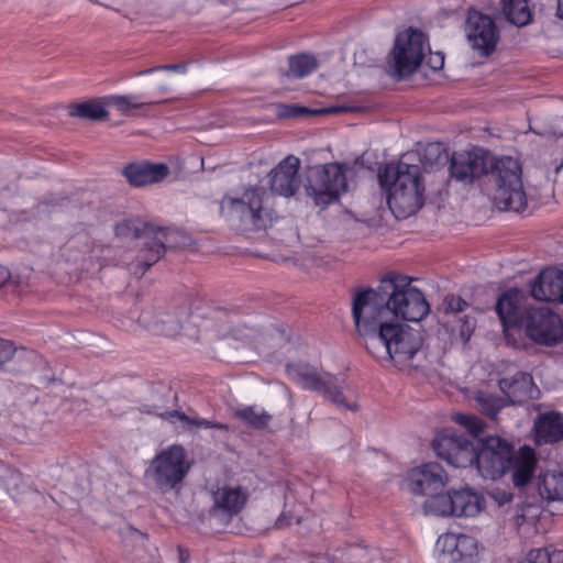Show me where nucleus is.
I'll return each instance as SVG.
<instances>
[{
    "instance_id": "1",
    "label": "nucleus",
    "mask_w": 563,
    "mask_h": 563,
    "mask_svg": "<svg viewBox=\"0 0 563 563\" xmlns=\"http://www.w3.org/2000/svg\"><path fill=\"white\" fill-rule=\"evenodd\" d=\"M375 301L355 311V329L366 339L367 350L376 357L390 361L395 367L406 371L413 367V358L422 347L419 330L402 322H387L388 309L379 312Z\"/></svg>"
},
{
    "instance_id": "2",
    "label": "nucleus",
    "mask_w": 563,
    "mask_h": 563,
    "mask_svg": "<svg viewBox=\"0 0 563 563\" xmlns=\"http://www.w3.org/2000/svg\"><path fill=\"white\" fill-rule=\"evenodd\" d=\"M380 289L387 295V298L380 292L367 289L357 292L352 302V316L355 320L357 307H365L367 301H375L379 306V312L388 309L386 314L387 322H400L401 320L417 322L422 320L430 311L429 303L424 295L416 287L411 286V279L404 275H390L382 280Z\"/></svg>"
},
{
    "instance_id": "3",
    "label": "nucleus",
    "mask_w": 563,
    "mask_h": 563,
    "mask_svg": "<svg viewBox=\"0 0 563 563\" xmlns=\"http://www.w3.org/2000/svg\"><path fill=\"white\" fill-rule=\"evenodd\" d=\"M378 183L397 219L415 214L424 203L426 186L418 164L404 161L386 164L378 170Z\"/></svg>"
},
{
    "instance_id": "4",
    "label": "nucleus",
    "mask_w": 563,
    "mask_h": 563,
    "mask_svg": "<svg viewBox=\"0 0 563 563\" xmlns=\"http://www.w3.org/2000/svg\"><path fill=\"white\" fill-rule=\"evenodd\" d=\"M222 217L243 230L266 229L273 223L275 213L262 188H247L241 195H225L220 201Z\"/></svg>"
},
{
    "instance_id": "5",
    "label": "nucleus",
    "mask_w": 563,
    "mask_h": 563,
    "mask_svg": "<svg viewBox=\"0 0 563 563\" xmlns=\"http://www.w3.org/2000/svg\"><path fill=\"white\" fill-rule=\"evenodd\" d=\"M488 173L494 184L493 199L500 210L520 212L527 207V195L522 181V167L510 156H493Z\"/></svg>"
},
{
    "instance_id": "6",
    "label": "nucleus",
    "mask_w": 563,
    "mask_h": 563,
    "mask_svg": "<svg viewBox=\"0 0 563 563\" xmlns=\"http://www.w3.org/2000/svg\"><path fill=\"white\" fill-rule=\"evenodd\" d=\"M484 495L473 488L449 489L423 503L427 515L441 518H475L486 509Z\"/></svg>"
},
{
    "instance_id": "7",
    "label": "nucleus",
    "mask_w": 563,
    "mask_h": 563,
    "mask_svg": "<svg viewBox=\"0 0 563 563\" xmlns=\"http://www.w3.org/2000/svg\"><path fill=\"white\" fill-rule=\"evenodd\" d=\"M351 168L345 164L329 163L309 168L305 191L314 205L324 208L347 191Z\"/></svg>"
},
{
    "instance_id": "8",
    "label": "nucleus",
    "mask_w": 563,
    "mask_h": 563,
    "mask_svg": "<svg viewBox=\"0 0 563 563\" xmlns=\"http://www.w3.org/2000/svg\"><path fill=\"white\" fill-rule=\"evenodd\" d=\"M430 52L429 40L424 33L409 27L399 33L389 56L391 75L404 78L416 73Z\"/></svg>"
},
{
    "instance_id": "9",
    "label": "nucleus",
    "mask_w": 563,
    "mask_h": 563,
    "mask_svg": "<svg viewBox=\"0 0 563 563\" xmlns=\"http://www.w3.org/2000/svg\"><path fill=\"white\" fill-rule=\"evenodd\" d=\"M499 389L504 397L493 396L482 389L475 391V399L482 410L495 417L506 405H519L534 399L539 389L533 383L532 376L527 373H516L512 377L503 378L498 382Z\"/></svg>"
},
{
    "instance_id": "10",
    "label": "nucleus",
    "mask_w": 563,
    "mask_h": 563,
    "mask_svg": "<svg viewBox=\"0 0 563 563\" xmlns=\"http://www.w3.org/2000/svg\"><path fill=\"white\" fill-rule=\"evenodd\" d=\"M190 466L185 449L175 444L163 449L152 459L145 475L151 477L162 492H168L184 481Z\"/></svg>"
},
{
    "instance_id": "11",
    "label": "nucleus",
    "mask_w": 563,
    "mask_h": 563,
    "mask_svg": "<svg viewBox=\"0 0 563 563\" xmlns=\"http://www.w3.org/2000/svg\"><path fill=\"white\" fill-rule=\"evenodd\" d=\"M522 335L526 347L529 341L554 345L563 338V323L560 316L544 307H530L521 313Z\"/></svg>"
},
{
    "instance_id": "12",
    "label": "nucleus",
    "mask_w": 563,
    "mask_h": 563,
    "mask_svg": "<svg viewBox=\"0 0 563 563\" xmlns=\"http://www.w3.org/2000/svg\"><path fill=\"white\" fill-rule=\"evenodd\" d=\"M482 549L476 537L448 531L438 537L434 553L438 563H478Z\"/></svg>"
},
{
    "instance_id": "13",
    "label": "nucleus",
    "mask_w": 563,
    "mask_h": 563,
    "mask_svg": "<svg viewBox=\"0 0 563 563\" xmlns=\"http://www.w3.org/2000/svg\"><path fill=\"white\" fill-rule=\"evenodd\" d=\"M435 454L454 467L473 466L476 460L478 441L457 433L452 429H444L437 433L432 441Z\"/></svg>"
},
{
    "instance_id": "14",
    "label": "nucleus",
    "mask_w": 563,
    "mask_h": 563,
    "mask_svg": "<svg viewBox=\"0 0 563 563\" xmlns=\"http://www.w3.org/2000/svg\"><path fill=\"white\" fill-rule=\"evenodd\" d=\"M514 446L500 437H488L478 441L474 465L484 478L497 479L509 466Z\"/></svg>"
},
{
    "instance_id": "15",
    "label": "nucleus",
    "mask_w": 563,
    "mask_h": 563,
    "mask_svg": "<svg viewBox=\"0 0 563 563\" xmlns=\"http://www.w3.org/2000/svg\"><path fill=\"white\" fill-rule=\"evenodd\" d=\"M406 478L409 490L415 495L426 496L427 499L443 494L442 489L449 483L445 470L435 462L411 468Z\"/></svg>"
},
{
    "instance_id": "16",
    "label": "nucleus",
    "mask_w": 563,
    "mask_h": 563,
    "mask_svg": "<svg viewBox=\"0 0 563 563\" xmlns=\"http://www.w3.org/2000/svg\"><path fill=\"white\" fill-rule=\"evenodd\" d=\"M519 291L510 289L504 292L497 301L496 311L501 321L507 343L516 349L526 347L522 335L521 313H518Z\"/></svg>"
},
{
    "instance_id": "17",
    "label": "nucleus",
    "mask_w": 563,
    "mask_h": 563,
    "mask_svg": "<svg viewBox=\"0 0 563 563\" xmlns=\"http://www.w3.org/2000/svg\"><path fill=\"white\" fill-rule=\"evenodd\" d=\"M493 155L483 148L455 152L451 158V176L456 180L471 183L488 173Z\"/></svg>"
},
{
    "instance_id": "18",
    "label": "nucleus",
    "mask_w": 563,
    "mask_h": 563,
    "mask_svg": "<svg viewBox=\"0 0 563 563\" xmlns=\"http://www.w3.org/2000/svg\"><path fill=\"white\" fill-rule=\"evenodd\" d=\"M250 497L247 488L238 484H222L212 490L211 512L222 520H231L245 507Z\"/></svg>"
},
{
    "instance_id": "19",
    "label": "nucleus",
    "mask_w": 563,
    "mask_h": 563,
    "mask_svg": "<svg viewBox=\"0 0 563 563\" xmlns=\"http://www.w3.org/2000/svg\"><path fill=\"white\" fill-rule=\"evenodd\" d=\"M466 35L471 46L483 55H488L496 46L498 32L490 16L471 11L466 22Z\"/></svg>"
},
{
    "instance_id": "20",
    "label": "nucleus",
    "mask_w": 563,
    "mask_h": 563,
    "mask_svg": "<svg viewBox=\"0 0 563 563\" xmlns=\"http://www.w3.org/2000/svg\"><path fill=\"white\" fill-rule=\"evenodd\" d=\"M300 161L294 155L285 157L271 173V190L283 197H291L299 188Z\"/></svg>"
},
{
    "instance_id": "21",
    "label": "nucleus",
    "mask_w": 563,
    "mask_h": 563,
    "mask_svg": "<svg viewBox=\"0 0 563 563\" xmlns=\"http://www.w3.org/2000/svg\"><path fill=\"white\" fill-rule=\"evenodd\" d=\"M287 374L300 387L320 393L331 383V374L305 362L287 365Z\"/></svg>"
},
{
    "instance_id": "22",
    "label": "nucleus",
    "mask_w": 563,
    "mask_h": 563,
    "mask_svg": "<svg viewBox=\"0 0 563 563\" xmlns=\"http://www.w3.org/2000/svg\"><path fill=\"white\" fill-rule=\"evenodd\" d=\"M538 460L533 449L521 446L517 452H512L507 471L511 475V482L515 487L523 488L532 479L537 470Z\"/></svg>"
},
{
    "instance_id": "23",
    "label": "nucleus",
    "mask_w": 563,
    "mask_h": 563,
    "mask_svg": "<svg viewBox=\"0 0 563 563\" xmlns=\"http://www.w3.org/2000/svg\"><path fill=\"white\" fill-rule=\"evenodd\" d=\"M169 173L167 164L147 161L129 164L123 170L128 181L136 187L161 183Z\"/></svg>"
},
{
    "instance_id": "24",
    "label": "nucleus",
    "mask_w": 563,
    "mask_h": 563,
    "mask_svg": "<svg viewBox=\"0 0 563 563\" xmlns=\"http://www.w3.org/2000/svg\"><path fill=\"white\" fill-rule=\"evenodd\" d=\"M531 295L538 300H563V272L556 268L543 269L531 285Z\"/></svg>"
},
{
    "instance_id": "25",
    "label": "nucleus",
    "mask_w": 563,
    "mask_h": 563,
    "mask_svg": "<svg viewBox=\"0 0 563 563\" xmlns=\"http://www.w3.org/2000/svg\"><path fill=\"white\" fill-rule=\"evenodd\" d=\"M170 232L166 229L158 228L148 230L145 233L144 249L140 251L137 261L145 267L155 264L165 252L166 244L169 242Z\"/></svg>"
},
{
    "instance_id": "26",
    "label": "nucleus",
    "mask_w": 563,
    "mask_h": 563,
    "mask_svg": "<svg viewBox=\"0 0 563 563\" xmlns=\"http://www.w3.org/2000/svg\"><path fill=\"white\" fill-rule=\"evenodd\" d=\"M340 410L357 409V396L355 390L344 380L331 376V383L320 391Z\"/></svg>"
},
{
    "instance_id": "27",
    "label": "nucleus",
    "mask_w": 563,
    "mask_h": 563,
    "mask_svg": "<svg viewBox=\"0 0 563 563\" xmlns=\"http://www.w3.org/2000/svg\"><path fill=\"white\" fill-rule=\"evenodd\" d=\"M534 437L538 444L563 439V416L558 412L540 415L534 421Z\"/></svg>"
},
{
    "instance_id": "28",
    "label": "nucleus",
    "mask_w": 563,
    "mask_h": 563,
    "mask_svg": "<svg viewBox=\"0 0 563 563\" xmlns=\"http://www.w3.org/2000/svg\"><path fill=\"white\" fill-rule=\"evenodd\" d=\"M540 497L547 501H563V473L540 472L536 481Z\"/></svg>"
},
{
    "instance_id": "29",
    "label": "nucleus",
    "mask_w": 563,
    "mask_h": 563,
    "mask_svg": "<svg viewBox=\"0 0 563 563\" xmlns=\"http://www.w3.org/2000/svg\"><path fill=\"white\" fill-rule=\"evenodd\" d=\"M166 419L180 432H196L199 429H227L220 422L202 419L197 416L189 417L181 411H169L165 413Z\"/></svg>"
},
{
    "instance_id": "30",
    "label": "nucleus",
    "mask_w": 563,
    "mask_h": 563,
    "mask_svg": "<svg viewBox=\"0 0 563 563\" xmlns=\"http://www.w3.org/2000/svg\"><path fill=\"white\" fill-rule=\"evenodd\" d=\"M0 486L3 487L14 500H20L27 489V485L25 484L22 474L1 461Z\"/></svg>"
},
{
    "instance_id": "31",
    "label": "nucleus",
    "mask_w": 563,
    "mask_h": 563,
    "mask_svg": "<svg viewBox=\"0 0 563 563\" xmlns=\"http://www.w3.org/2000/svg\"><path fill=\"white\" fill-rule=\"evenodd\" d=\"M106 98L85 101L74 106L70 115L99 121L108 117Z\"/></svg>"
},
{
    "instance_id": "32",
    "label": "nucleus",
    "mask_w": 563,
    "mask_h": 563,
    "mask_svg": "<svg viewBox=\"0 0 563 563\" xmlns=\"http://www.w3.org/2000/svg\"><path fill=\"white\" fill-rule=\"evenodd\" d=\"M503 12L509 22L518 26L527 25L531 20L527 0H503Z\"/></svg>"
},
{
    "instance_id": "33",
    "label": "nucleus",
    "mask_w": 563,
    "mask_h": 563,
    "mask_svg": "<svg viewBox=\"0 0 563 563\" xmlns=\"http://www.w3.org/2000/svg\"><path fill=\"white\" fill-rule=\"evenodd\" d=\"M235 417L254 429H264L272 420V416L264 408L255 405L236 409Z\"/></svg>"
},
{
    "instance_id": "34",
    "label": "nucleus",
    "mask_w": 563,
    "mask_h": 563,
    "mask_svg": "<svg viewBox=\"0 0 563 563\" xmlns=\"http://www.w3.org/2000/svg\"><path fill=\"white\" fill-rule=\"evenodd\" d=\"M317 60L311 55L300 54L297 56H291L289 58L288 76L302 78L311 74L317 68Z\"/></svg>"
},
{
    "instance_id": "35",
    "label": "nucleus",
    "mask_w": 563,
    "mask_h": 563,
    "mask_svg": "<svg viewBox=\"0 0 563 563\" xmlns=\"http://www.w3.org/2000/svg\"><path fill=\"white\" fill-rule=\"evenodd\" d=\"M106 104L117 109L120 113L126 114L132 109H141L148 103L143 102L133 95H111L106 97Z\"/></svg>"
},
{
    "instance_id": "36",
    "label": "nucleus",
    "mask_w": 563,
    "mask_h": 563,
    "mask_svg": "<svg viewBox=\"0 0 563 563\" xmlns=\"http://www.w3.org/2000/svg\"><path fill=\"white\" fill-rule=\"evenodd\" d=\"M519 563H563V550L534 549L529 551Z\"/></svg>"
},
{
    "instance_id": "37",
    "label": "nucleus",
    "mask_w": 563,
    "mask_h": 563,
    "mask_svg": "<svg viewBox=\"0 0 563 563\" xmlns=\"http://www.w3.org/2000/svg\"><path fill=\"white\" fill-rule=\"evenodd\" d=\"M452 419L454 422L465 428L474 437L478 435L484 430L483 421L474 415L457 412L452 416Z\"/></svg>"
},
{
    "instance_id": "38",
    "label": "nucleus",
    "mask_w": 563,
    "mask_h": 563,
    "mask_svg": "<svg viewBox=\"0 0 563 563\" xmlns=\"http://www.w3.org/2000/svg\"><path fill=\"white\" fill-rule=\"evenodd\" d=\"M279 115L286 117V118H298L302 117L305 114L313 113L312 111L308 110L303 107L298 106H280L279 108Z\"/></svg>"
},
{
    "instance_id": "39",
    "label": "nucleus",
    "mask_w": 563,
    "mask_h": 563,
    "mask_svg": "<svg viewBox=\"0 0 563 563\" xmlns=\"http://www.w3.org/2000/svg\"><path fill=\"white\" fill-rule=\"evenodd\" d=\"M444 305L445 311L449 312L463 311L467 306L466 301H464L461 297L454 295L448 296L444 300Z\"/></svg>"
},
{
    "instance_id": "40",
    "label": "nucleus",
    "mask_w": 563,
    "mask_h": 563,
    "mask_svg": "<svg viewBox=\"0 0 563 563\" xmlns=\"http://www.w3.org/2000/svg\"><path fill=\"white\" fill-rule=\"evenodd\" d=\"M13 354V344L7 340L0 339V366L10 361Z\"/></svg>"
},
{
    "instance_id": "41",
    "label": "nucleus",
    "mask_w": 563,
    "mask_h": 563,
    "mask_svg": "<svg viewBox=\"0 0 563 563\" xmlns=\"http://www.w3.org/2000/svg\"><path fill=\"white\" fill-rule=\"evenodd\" d=\"M428 53H429V57L424 62L426 65L432 70L441 69L444 65L443 54L440 52L431 53V51Z\"/></svg>"
},
{
    "instance_id": "42",
    "label": "nucleus",
    "mask_w": 563,
    "mask_h": 563,
    "mask_svg": "<svg viewBox=\"0 0 563 563\" xmlns=\"http://www.w3.org/2000/svg\"><path fill=\"white\" fill-rule=\"evenodd\" d=\"M492 496L499 505H504L511 500V495L506 492H494Z\"/></svg>"
},
{
    "instance_id": "43",
    "label": "nucleus",
    "mask_w": 563,
    "mask_h": 563,
    "mask_svg": "<svg viewBox=\"0 0 563 563\" xmlns=\"http://www.w3.org/2000/svg\"><path fill=\"white\" fill-rule=\"evenodd\" d=\"M161 69L163 70H172V71H176V73H186V65L184 64H170V65H163V66H159Z\"/></svg>"
},
{
    "instance_id": "44",
    "label": "nucleus",
    "mask_w": 563,
    "mask_h": 563,
    "mask_svg": "<svg viewBox=\"0 0 563 563\" xmlns=\"http://www.w3.org/2000/svg\"><path fill=\"white\" fill-rule=\"evenodd\" d=\"M10 278V272L7 267L0 264V287L4 285Z\"/></svg>"
},
{
    "instance_id": "45",
    "label": "nucleus",
    "mask_w": 563,
    "mask_h": 563,
    "mask_svg": "<svg viewBox=\"0 0 563 563\" xmlns=\"http://www.w3.org/2000/svg\"><path fill=\"white\" fill-rule=\"evenodd\" d=\"M289 523H290L289 520H287L286 516L283 514L276 520L275 526H276V528L280 529V528L288 526Z\"/></svg>"
},
{
    "instance_id": "46",
    "label": "nucleus",
    "mask_w": 563,
    "mask_h": 563,
    "mask_svg": "<svg viewBox=\"0 0 563 563\" xmlns=\"http://www.w3.org/2000/svg\"><path fill=\"white\" fill-rule=\"evenodd\" d=\"M558 15L563 19V0H558Z\"/></svg>"
},
{
    "instance_id": "47",
    "label": "nucleus",
    "mask_w": 563,
    "mask_h": 563,
    "mask_svg": "<svg viewBox=\"0 0 563 563\" xmlns=\"http://www.w3.org/2000/svg\"><path fill=\"white\" fill-rule=\"evenodd\" d=\"M156 70H161L159 66L158 67H153V68H148V69H145L143 71H140L137 75H148V74H152Z\"/></svg>"
},
{
    "instance_id": "48",
    "label": "nucleus",
    "mask_w": 563,
    "mask_h": 563,
    "mask_svg": "<svg viewBox=\"0 0 563 563\" xmlns=\"http://www.w3.org/2000/svg\"><path fill=\"white\" fill-rule=\"evenodd\" d=\"M341 110H342V108H332V109L322 110L321 112H338Z\"/></svg>"
},
{
    "instance_id": "49",
    "label": "nucleus",
    "mask_w": 563,
    "mask_h": 563,
    "mask_svg": "<svg viewBox=\"0 0 563 563\" xmlns=\"http://www.w3.org/2000/svg\"><path fill=\"white\" fill-rule=\"evenodd\" d=\"M179 553H180V563H187L184 551L179 550Z\"/></svg>"
}]
</instances>
